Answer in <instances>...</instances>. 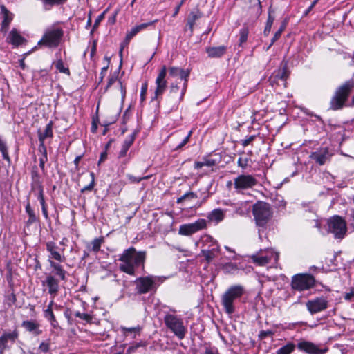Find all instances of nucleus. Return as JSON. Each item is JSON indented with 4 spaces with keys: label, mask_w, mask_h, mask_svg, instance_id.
<instances>
[{
    "label": "nucleus",
    "mask_w": 354,
    "mask_h": 354,
    "mask_svg": "<svg viewBox=\"0 0 354 354\" xmlns=\"http://www.w3.org/2000/svg\"><path fill=\"white\" fill-rule=\"evenodd\" d=\"M248 299V292L242 285H233L230 286L222 295L221 303L225 310H236L239 308H248L252 310H263V304L260 296H256L254 302L246 305Z\"/></svg>",
    "instance_id": "nucleus-1"
},
{
    "label": "nucleus",
    "mask_w": 354,
    "mask_h": 354,
    "mask_svg": "<svg viewBox=\"0 0 354 354\" xmlns=\"http://www.w3.org/2000/svg\"><path fill=\"white\" fill-rule=\"evenodd\" d=\"M169 73V75L172 77H180L183 80V87L181 88L180 95L179 100L182 101L184 98V95L186 93L188 83V78L190 74L189 70H185L179 67L171 66L168 69L166 66H162L160 70L158 76L156 80V88L154 92V96L152 97V100H156L160 96H161L165 91L167 87V81L166 80L167 73Z\"/></svg>",
    "instance_id": "nucleus-2"
},
{
    "label": "nucleus",
    "mask_w": 354,
    "mask_h": 354,
    "mask_svg": "<svg viewBox=\"0 0 354 354\" xmlns=\"http://www.w3.org/2000/svg\"><path fill=\"white\" fill-rule=\"evenodd\" d=\"M145 257V252H136L133 247L125 250L119 258V261L122 262L120 265V270L130 275H134L135 267L142 266Z\"/></svg>",
    "instance_id": "nucleus-3"
},
{
    "label": "nucleus",
    "mask_w": 354,
    "mask_h": 354,
    "mask_svg": "<svg viewBox=\"0 0 354 354\" xmlns=\"http://www.w3.org/2000/svg\"><path fill=\"white\" fill-rule=\"evenodd\" d=\"M252 213L256 225L259 227V237L262 239L261 232L266 229L267 224L272 217L270 205L265 202H259L253 205Z\"/></svg>",
    "instance_id": "nucleus-4"
},
{
    "label": "nucleus",
    "mask_w": 354,
    "mask_h": 354,
    "mask_svg": "<svg viewBox=\"0 0 354 354\" xmlns=\"http://www.w3.org/2000/svg\"><path fill=\"white\" fill-rule=\"evenodd\" d=\"M353 88L354 80L353 79L345 82L343 84L339 86L330 100V109L333 110L342 109Z\"/></svg>",
    "instance_id": "nucleus-5"
},
{
    "label": "nucleus",
    "mask_w": 354,
    "mask_h": 354,
    "mask_svg": "<svg viewBox=\"0 0 354 354\" xmlns=\"http://www.w3.org/2000/svg\"><path fill=\"white\" fill-rule=\"evenodd\" d=\"M165 277L148 275L140 277L135 281L136 289L139 294L155 292L158 287L164 281Z\"/></svg>",
    "instance_id": "nucleus-6"
},
{
    "label": "nucleus",
    "mask_w": 354,
    "mask_h": 354,
    "mask_svg": "<svg viewBox=\"0 0 354 354\" xmlns=\"http://www.w3.org/2000/svg\"><path fill=\"white\" fill-rule=\"evenodd\" d=\"M64 36V30L61 28H50L44 33L38 41V45H44L48 48H55L59 46Z\"/></svg>",
    "instance_id": "nucleus-7"
},
{
    "label": "nucleus",
    "mask_w": 354,
    "mask_h": 354,
    "mask_svg": "<svg viewBox=\"0 0 354 354\" xmlns=\"http://www.w3.org/2000/svg\"><path fill=\"white\" fill-rule=\"evenodd\" d=\"M166 326L171 330L179 339H183L186 334L187 329L184 326L183 320L176 315L167 314L164 318Z\"/></svg>",
    "instance_id": "nucleus-8"
},
{
    "label": "nucleus",
    "mask_w": 354,
    "mask_h": 354,
    "mask_svg": "<svg viewBox=\"0 0 354 354\" xmlns=\"http://www.w3.org/2000/svg\"><path fill=\"white\" fill-rule=\"evenodd\" d=\"M328 231L334 234L335 239H342L346 233V223L339 216H333L328 221Z\"/></svg>",
    "instance_id": "nucleus-9"
},
{
    "label": "nucleus",
    "mask_w": 354,
    "mask_h": 354,
    "mask_svg": "<svg viewBox=\"0 0 354 354\" xmlns=\"http://www.w3.org/2000/svg\"><path fill=\"white\" fill-rule=\"evenodd\" d=\"M315 278L309 274H297L292 277L291 286L292 289L301 291L308 290L315 284Z\"/></svg>",
    "instance_id": "nucleus-10"
},
{
    "label": "nucleus",
    "mask_w": 354,
    "mask_h": 354,
    "mask_svg": "<svg viewBox=\"0 0 354 354\" xmlns=\"http://www.w3.org/2000/svg\"><path fill=\"white\" fill-rule=\"evenodd\" d=\"M257 180L254 176L250 174H241L234 179V189L238 193L243 192V190L249 189L257 185Z\"/></svg>",
    "instance_id": "nucleus-11"
},
{
    "label": "nucleus",
    "mask_w": 354,
    "mask_h": 354,
    "mask_svg": "<svg viewBox=\"0 0 354 354\" xmlns=\"http://www.w3.org/2000/svg\"><path fill=\"white\" fill-rule=\"evenodd\" d=\"M206 226V220L200 218L194 223L181 225L179 227V234L184 236H190L205 228Z\"/></svg>",
    "instance_id": "nucleus-12"
},
{
    "label": "nucleus",
    "mask_w": 354,
    "mask_h": 354,
    "mask_svg": "<svg viewBox=\"0 0 354 354\" xmlns=\"http://www.w3.org/2000/svg\"><path fill=\"white\" fill-rule=\"evenodd\" d=\"M299 351H304L308 354H325L328 351L326 346L319 347V346L308 341H301L297 344Z\"/></svg>",
    "instance_id": "nucleus-13"
},
{
    "label": "nucleus",
    "mask_w": 354,
    "mask_h": 354,
    "mask_svg": "<svg viewBox=\"0 0 354 354\" xmlns=\"http://www.w3.org/2000/svg\"><path fill=\"white\" fill-rule=\"evenodd\" d=\"M332 153L327 147L313 152L310 158L319 165H323L330 160Z\"/></svg>",
    "instance_id": "nucleus-14"
},
{
    "label": "nucleus",
    "mask_w": 354,
    "mask_h": 354,
    "mask_svg": "<svg viewBox=\"0 0 354 354\" xmlns=\"http://www.w3.org/2000/svg\"><path fill=\"white\" fill-rule=\"evenodd\" d=\"M50 80V75L48 70L41 69L33 71L32 81L37 86H44L48 84Z\"/></svg>",
    "instance_id": "nucleus-15"
},
{
    "label": "nucleus",
    "mask_w": 354,
    "mask_h": 354,
    "mask_svg": "<svg viewBox=\"0 0 354 354\" xmlns=\"http://www.w3.org/2000/svg\"><path fill=\"white\" fill-rule=\"evenodd\" d=\"M288 76V62L282 61L280 67L275 70L269 78L271 84H273L277 80L286 81Z\"/></svg>",
    "instance_id": "nucleus-16"
},
{
    "label": "nucleus",
    "mask_w": 354,
    "mask_h": 354,
    "mask_svg": "<svg viewBox=\"0 0 354 354\" xmlns=\"http://www.w3.org/2000/svg\"><path fill=\"white\" fill-rule=\"evenodd\" d=\"M0 10L1 18L2 19L1 32L6 33L13 19L14 15L10 12L4 5L0 6Z\"/></svg>",
    "instance_id": "nucleus-17"
},
{
    "label": "nucleus",
    "mask_w": 354,
    "mask_h": 354,
    "mask_svg": "<svg viewBox=\"0 0 354 354\" xmlns=\"http://www.w3.org/2000/svg\"><path fill=\"white\" fill-rule=\"evenodd\" d=\"M6 41L15 47H18L26 42V39L22 37L15 28L9 32Z\"/></svg>",
    "instance_id": "nucleus-18"
},
{
    "label": "nucleus",
    "mask_w": 354,
    "mask_h": 354,
    "mask_svg": "<svg viewBox=\"0 0 354 354\" xmlns=\"http://www.w3.org/2000/svg\"><path fill=\"white\" fill-rule=\"evenodd\" d=\"M46 250L50 253L49 258L57 260L59 262L64 261V257L57 251L58 246L53 241H48L46 243Z\"/></svg>",
    "instance_id": "nucleus-19"
},
{
    "label": "nucleus",
    "mask_w": 354,
    "mask_h": 354,
    "mask_svg": "<svg viewBox=\"0 0 354 354\" xmlns=\"http://www.w3.org/2000/svg\"><path fill=\"white\" fill-rule=\"evenodd\" d=\"M43 286L48 288V292L50 295H55L58 292L59 282L52 275L46 277V280L43 281Z\"/></svg>",
    "instance_id": "nucleus-20"
},
{
    "label": "nucleus",
    "mask_w": 354,
    "mask_h": 354,
    "mask_svg": "<svg viewBox=\"0 0 354 354\" xmlns=\"http://www.w3.org/2000/svg\"><path fill=\"white\" fill-rule=\"evenodd\" d=\"M227 48L225 46L216 47H207L205 51L210 58H220L226 53Z\"/></svg>",
    "instance_id": "nucleus-21"
},
{
    "label": "nucleus",
    "mask_w": 354,
    "mask_h": 354,
    "mask_svg": "<svg viewBox=\"0 0 354 354\" xmlns=\"http://www.w3.org/2000/svg\"><path fill=\"white\" fill-rule=\"evenodd\" d=\"M307 305L308 310H325L328 308V302L324 297L309 301Z\"/></svg>",
    "instance_id": "nucleus-22"
},
{
    "label": "nucleus",
    "mask_w": 354,
    "mask_h": 354,
    "mask_svg": "<svg viewBox=\"0 0 354 354\" xmlns=\"http://www.w3.org/2000/svg\"><path fill=\"white\" fill-rule=\"evenodd\" d=\"M22 326L28 332L32 333L35 335H38L41 333L39 329V324L33 320H26L22 322Z\"/></svg>",
    "instance_id": "nucleus-23"
},
{
    "label": "nucleus",
    "mask_w": 354,
    "mask_h": 354,
    "mask_svg": "<svg viewBox=\"0 0 354 354\" xmlns=\"http://www.w3.org/2000/svg\"><path fill=\"white\" fill-rule=\"evenodd\" d=\"M202 249L201 250H211L213 248H217V251H220L218 242L214 240L211 236L205 235L201 238Z\"/></svg>",
    "instance_id": "nucleus-24"
},
{
    "label": "nucleus",
    "mask_w": 354,
    "mask_h": 354,
    "mask_svg": "<svg viewBox=\"0 0 354 354\" xmlns=\"http://www.w3.org/2000/svg\"><path fill=\"white\" fill-rule=\"evenodd\" d=\"M202 16V12L198 9H196V10H193L189 13L187 18V26L189 27L191 34H192L193 32L194 26L195 24L196 21L201 18Z\"/></svg>",
    "instance_id": "nucleus-25"
},
{
    "label": "nucleus",
    "mask_w": 354,
    "mask_h": 354,
    "mask_svg": "<svg viewBox=\"0 0 354 354\" xmlns=\"http://www.w3.org/2000/svg\"><path fill=\"white\" fill-rule=\"evenodd\" d=\"M225 217V212L221 209H215L209 213L207 218L210 221H214L216 223L222 221Z\"/></svg>",
    "instance_id": "nucleus-26"
},
{
    "label": "nucleus",
    "mask_w": 354,
    "mask_h": 354,
    "mask_svg": "<svg viewBox=\"0 0 354 354\" xmlns=\"http://www.w3.org/2000/svg\"><path fill=\"white\" fill-rule=\"evenodd\" d=\"M252 261L259 266H266L269 263L268 257L265 255L263 251H261L251 256Z\"/></svg>",
    "instance_id": "nucleus-27"
},
{
    "label": "nucleus",
    "mask_w": 354,
    "mask_h": 354,
    "mask_svg": "<svg viewBox=\"0 0 354 354\" xmlns=\"http://www.w3.org/2000/svg\"><path fill=\"white\" fill-rule=\"evenodd\" d=\"M250 4V8L255 18H258L262 13V6L260 0H248Z\"/></svg>",
    "instance_id": "nucleus-28"
},
{
    "label": "nucleus",
    "mask_w": 354,
    "mask_h": 354,
    "mask_svg": "<svg viewBox=\"0 0 354 354\" xmlns=\"http://www.w3.org/2000/svg\"><path fill=\"white\" fill-rule=\"evenodd\" d=\"M31 178H32V189L34 186L37 187V189L44 188L42 183L40 180V176L36 167H33L31 171Z\"/></svg>",
    "instance_id": "nucleus-29"
},
{
    "label": "nucleus",
    "mask_w": 354,
    "mask_h": 354,
    "mask_svg": "<svg viewBox=\"0 0 354 354\" xmlns=\"http://www.w3.org/2000/svg\"><path fill=\"white\" fill-rule=\"evenodd\" d=\"M37 199L39 201L41 206V211L44 218L48 219V213L47 210V205L44 199V188L38 189Z\"/></svg>",
    "instance_id": "nucleus-30"
},
{
    "label": "nucleus",
    "mask_w": 354,
    "mask_h": 354,
    "mask_svg": "<svg viewBox=\"0 0 354 354\" xmlns=\"http://www.w3.org/2000/svg\"><path fill=\"white\" fill-rule=\"evenodd\" d=\"M53 122L50 121L46 126L44 131L40 132L39 131V140H45L47 138H52L53 136Z\"/></svg>",
    "instance_id": "nucleus-31"
},
{
    "label": "nucleus",
    "mask_w": 354,
    "mask_h": 354,
    "mask_svg": "<svg viewBox=\"0 0 354 354\" xmlns=\"http://www.w3.org/2000/svg\"><path fill=\"white\" fill-rule=\"evenodd\" d=\"M72 312L73 311H65L66 317L74 315L76 317L80 318V319L86 321V322H90L92 319V315L89 313H86L85 311H73L74 314H73Z\"/></svg>",
    "instance_id": "nucleus-32"
},
{
    "label": "nucleus",
    "mask_w": 354,
    "mask_h": 354,
    "mask_svg": "<svg viewBox=\"0 0 354 354\" xmlns=\"http://www.w3.org/2000/svg\"><path fill=\"white\" fill-rule=\"evenodd\" d=\"M219 253L217 251V248H213L210 250H201V254L204 257L207 262H211Z\"/></svg>",
    "instance_id": "nucleus-33"
},
{
    "label": "nucleus",
    "mask_w": 354,
    "mask_h": 354,
    "mask_svg": "<svg viewBox=\"0 0 354 354\" xmlns=\"http://www.w3.org/2000/svg\"><path fill=\"white\" fill-rule=\"evenodd\" d=\"M50 267L53 268L55 274L62 280L66 279V271L62 268V266L53 261H49Z\"/></svg>",
    "instance_id": "nucleus-34"
},
{
    "label": "nucleus",
    "mask_w": 354,
    "mask_h": 354,
    "mask_svg": "<svg viewBox=\"0 0 354 354\" xmlns=\"http://www.w3.org/2000/svg\"><path fill=\"white\" fill-rule=\"evenodd\" d=\"M25 211L26 214L28 215V219L26 222L27 225H30L32 223H35L37 221V218L33 211V209L31 208L30 204L29 202L26 204L25 207Z\"/></svg>",
    "instance_id": "nucleus-35"
},
{
    "label": "nucleus",
    "mask_w": 354,
    "mask_h": 354,
    "mask_svg": "<svg viewBox=\"0 0 354 354\" xmlns=\"http://www.w3.org/2000/svg\"><path fill=\"white\" fill-rule=\"evenodd\" d=\"M249 34V28L247 24H244L239 30V46L246 42Z\"/></svg>",
    "instance_id": "nucleus-36"
},
{
    "label": "nucleus",
    "mask_w": 354,
    "mask_h": 354,
    "mask_svg": "<svg viewBox=\"0 0 354 354\" xmlns=\"http://www.w3.org/2000/svg\"><path fill=\"white\" fill-rule=\"evenodd\" d=\"M1 337L4 340L7 345L8 342L13 343L15 342L18 337V333L16 330L11 333H5L2 336H1Z\"/></svg>",
    "instance_id": "nucleus-37"
},
{
    "label": "nucleus",
    "mask_w": 354,
    "mask_h": 354,
    "mask_svg": "<svg viewBox=\"0 0 354 354\" xmlns=\"http://www.w3.org/2000/svg\"><path fill=\"white\" fill-rule=\"evenodd\" d=\"M0 151L2 153L3 158L8 163L10 162V158L8 154L6 142L0 138Z\"/></svg>",
    "instance_id": "nucleus-38"
},
{
    "label": "nucleus",
    "mask_w": 354,
    "mask_h": 354,
    "mask_svg": "<svg viewBox=\"0 0 354 354\" xmlns=\"http://www.w3.org/2000/svg\"><path fill=\"white\" fill-rule=\"evenodd\" d=\"M246 203L241 202L233 205L234 212L239 215H244L245 213Z\"/></svg>",
    "instance_id": "nucleus-39"
},
{
    "label": "nucleus",
    "mask_w": 354,
    "mask_h": 354,
    "mask_svg": "<svg viewBox=\"0 0 354 354\" xmlns=\"http://www.w3.org/2000/svg\"><path fill=\"white\" fill-rule=\"evenodd\" d=\"M192 131H190L188 134L183 138V139L176 145L173 146V151H177L182 149L189 140Z\"/></svg>",
    "instance_id": "nucleus-40"
},
{
    "label": "nucleus",
    "mask_w": 354,
    "mask_h": 354,
    "mask_svg": "<svg viewBox=\"0 0 354 354\" xmlns=\"http://www.w3.org/2000/svg\"><path fill=\"white\" fill-rule=\"evenodd\" d=\"M295 348V346L292 344H288L281 348H280L276 354H290Z\"/></svg>",
    "instance_id": "nucleus-41"
},
{
    "label": "nucleus",
    "mask_w": 354,
    "mask_h": 354,
    "mask_svg": "<svg viewBox=\"0 0 354 354\" xmlns=\"http://www.w3.org/2000/svg\"><path fill=\"white\" fill-rule=\"evenodd\" d=\"M266 256L268 257V262L271 263L272 261L276 263L278 261L279 254L274 252L272 249L263 251Z\"/></svg>",
    "instance_id": "nucleus-42"
},
{
    "label": "nucleus",
    "mask_w": 354,
    "mask_h": 354,
    "mask_svg": "<svg viewBox=\"0 0 354 354\" xmlns=\"http://www.w3.org/2000/svg\"><path fill=\"white\" fill-rule=\"evenodd\" d=\"M198 197L197 194L193 192H189L177 198L176 203H181L186 199H194Z\"/></svg>",
    "instance_id": "nucleus-43"
},
{
    "label": "nucleus",
    "mask_w": 354,
    "mask_h": 354,
    "mask_svg": "<svg viewBox=\"0 0 354 354\" xmlns=\"http://www.w3.org/2000/svg\"><path fill=\"white\" fill-rule=\"evenodd\" d=\"M274 21V17L271 16L270 11H269V15H268V19L266 21V24L265 26V29L263 31V33L266 36H268V34L270 33Z\"/></svg>",
    "instance_id": "nucleus-44"
},
{
    "label": "nucleus",
    "mask_w": 354,
    "mask_h": 354,
    "mask_svg": "<svg viewBox=\"0 0 354 354\" xmlns=\"http://www.w3.org/2000/svg\"><path fill=\"white\" fill-rule=\"evenodd\" d=\"M136 136V132H133L131 135L128 136L124 140L122 146L129 149L135 140Z\"/></svg>",
    "instance_id": "nucleus-45"
},
{
    "label": "nucleus",
    "mask_w": 354,
    "mask_h": 354,
    "mask_svg": "<svg viewBox=\"0 0 354 354\" xmlns=\"http://www.w3.org/2000/svg\"><path fill=\"white\" fill-rule=\"evenodd\" d=\"M55 68L57 70H58L60 73H65L66 75H70V71L68 67H65L64 65V62L62 59H59L55 63Z\"/></svg>",
    "instance_id": "nucleus-46"
},
{
    "label": "nucleus",
    "mask_w": 354,
    "mask_h": 354,
    "mask_svg": "<svg viewBox=\"0 0 354 354\" xmlns=\"http://www.w3.org/2000/svg\"><path fill=\"white\" fill-rule=\"evenodd\" d=\"M103 242V239L102 238H100V239H95L94 240H93V241L91 242V251H93L95 252H97L100 248H101V245Z\"/></svg>",
    "instance_id": "nucleus-47"
},
{
    "label": "nucleus",
    "mask_w": 354,
    "mask_h": 354,
    "mask_svg": "<svg viewBox=\"0 0 354 354\" xmlns=\"http://www.w3.org/2000/svg\"><path fill=\"white\" fill-rule=\"evenodd\" d=\"M286 23H285V22H283V23L281 25L280 28H279V30L275 32V34H274V37H272V40H271V42H270V46H272V45L274 44V42H275L276 41H277V40L280 38L281 33L284 31V30H285V28H286Z\"/></svg>",
    "instance_id": "nucleus-48"
},
{
    "label": "nucleus",
    "mask_w": 354,
    "mask_h": 354,
    "mask_svg": "<svg viewBox=\"0 0 354 354\" xmlns=\"http://www.w3.org/2000/svg\"><path fill=\"white\" fill-rule=\"evenodd\" d=\"M138 33L136 27L132 28L129 31L127 32L126 37L124 41V45H127L131 39Z\"/></svg>",
    "instance_id": "nucleus-49"
},
{
    "label": "nucleus",
    "mask_w": 354,
    "mask_h": 354,
    "mask_svg": "<svg viewBox=\"0 0 354 354\" xmlns=\"http://www.w3.org/2000/svg\"><path fill=\"white\" fill-rule=\"evenodd\" d=\"M90 176L91 177V183L86 185V186H84L83 188L81 189V192L82 193H84L87 191H91L93 190V187H94V185H95V174L94 173L91 172L90 174Z\"/></svg>",
    "instance_id": "nucleus-50"
},
{
    "label": "nucleus",
    "mask_w": 354,
    "mask_h": 354,
    "mask_svg": "<svg viewBox=\"0 0 354 354\" xmlns=\"http://www.w3.org/2000/svg\"><path fill=\"white\" fill-rule=\"evenodd\" d=\"M45 317L50 322L51 325L54 328H57L58 326V322L55 319L53 311H46Z\"/></svg>",
    "instance_id": "nucleus-51"
},
{
    "label": "nucleus",
    "mask_w": 354,
    "mask_h": 354,
    "mask_svg": "<svg viewBox=\"0 0 354 354\" xmlns=\"http://www.w3.org/2000/svg\"><path fill=\"white\" fill-rule=\"evenodd\" d=\"M127 177L131 183H138L142 180L149 179L150 176H143V177H136L133 175L127 174Z\"/></svg>",
    "instance_id": "nucleus-52"
},
{
    "label": "nucleus",
    "mask_w": 354,
    "mask_h": 354,
    "mask_svg": "<svg viewBox=\"0 0 354 354\" xmlns=\"http://www.w3.org/2000/svg\"><path fill=\"white\" fill-rule=\"evenodd\" d=\"M148 84L147 82H145L142 84L140 91V101L141 102L145 100V96L147 92Z\"/></svg>",
    "instance_id": "nucleus-53"
},
{
    "label": "nucleus",
    "mask_w": 354,
    "mask_h": 354,
    "mask_svg": "<svg viewBox=\"0 0 354 354\" xmlns=\"http://www.w3.org/2000/svg\"><path fill=\"white\" fill-rule=\"evenodd\" d=\"M248 162H249V159L248 158H243L240 157L238 159L237 164H238L239 167H241L243 169H245L248 167Z\"/></svg>",
    "instance_id": "nucleus-54"
},
{
    "label": "nucleus",
    "mask_w": 354,
    "mask_h": 354,
    "mask_svg": "<svg viewBox=\"0 0 354 354\" xmlns=\"http://www.w3.org/2000/svg\"><path fill=\"white\" fill-rule=\"evenodd\" d=\"M118 80V73L115 72L114 74L111 75L109 77V81L107 83V85L105 88V91H106L109 87L112 86V84L115 82V81Z\"/></svg>",
    "instance_id": "nucleus-55"
},
{
    "label": "nucleus",
    "mask_w": 354,
    "mask_h": 354,
    "mask_svg": "<svg viewBox=\"0 0 354 354\" xmlns=\"http://www.w3.org/2000/svg\"><path fill=\"white\" fill-rule=\"evenodd\" d=\"M140 326L131 327V328L121 326V330L124 334L136 333V332H138L140 330Z\"/></svg>",
    "instance_id": "nucleus-56"
},
{
    "label": "nucleus",
    "mask_w": 354,
    "mask_h": 354,
    "mask_svg": "<svg viewBox=\"0 0 354 354\" xmlns=\"http://www.w3.org/2000/svg\"><path fill=\"white\" fill-rule=\"evenodd\" d=\"M155 22H156V21L147 22V23H143V24L137 25L135 27H136V30H138V32H140V31L145 30L147 27L153 25Z\"/></svg>",
    "instance_id": "nucleus-57"
},
{
    "label": "nucleus",
    "mask_w": 354,
    "mask_h": 354,
    "mask_svg": "<svg viewBox=\"0 0 354 354\" xmlns=\"http://www.w3.org/2000/svg\"><path fill=\"white\" fill-rule=\"evenodd\" d=\"M38 150L42 153V156H47V149L44 140H39Z\"/></svg>",
    "instance_id": "nucleus-58"
},
{
    "label": "nucleus",
    "mask_w": 354,
    "mask_h": 354,
    "mask_svg": "<svg viewBox=\"0 0 354 354\" xmlns=\"http://www.w3.org/2000/svg\"><path fill=\"white\" fill-rule=\"evenodd\" d=\"M255 138H256V136H250L246 139L242 140L241 141V145H243V147H245L246 146L250 145L255 139Z\"/></svg>",
    "instance_id": "nucleus-59"
},
{
    "label": "nucleus",
    "mask_w": 354,
    "mask_h": 354,
    "mask_svg": "<svg viewBox=\"0 0 354 354\" xmlns=\"http://www.w3.org/2000/svg\"><path fill=\"white\" fill-rule=\"evenodd\" d=\"M106 12V10L104 11L102 14H100L99 16H97V17L95 19V23L93 25V29L96 28L99 26L100 23L103 20Z\"/></svg>",
    "instance_id": "nucleus-60"
},
{
    "label": "nucleus",
    "mask_w": 354,
    "mask_h": 354,
    "mask_svg": "<svg viewBox=\"0 0 354 354\" xmlns=\"http://www.w3.org/2000/svg\"><path fill=\"white\" fill-rule=\"evenodd\" d=\"M203 162H204V166H207V167H212V166L216 165V161L215 160L210 159V158H204Z\"/></svg>",
    "instance_id": "nucleus-61"
},
{
    "label": "nucleus",
    "mask_w": 354,
    "mask_h": 354,
    "mask_svg": "<svg viewBox=\"0 0 354 354\" xmlns=\"http://www.w3.org/2000/svg\"><path fill=\"white\" fill-rule=\"evenodd\" d=\"M108 68H109V65L106 66H104L102 69H101V72H100V80H99V84L101 83L106 74V72H107V70H108Z\"/></svg>",
    "instance_id": "nucleus-62"
},
{
    "label": "nucleus",
    "mask_w": 354,
    "mask_h": 354,
    "mask_svg": "<svg viewBox=\"0 0 354 354\" xmlns=\"http://www.w3.org/2000/svg\"><path fill=\"white\" fill-rule=\"evenodd\" d=\"M48 160V156H41L39 158V167L41 169L44 171H45V163Z\"/></svg>",
    "instance_id": "nucleus-63"
},
{
    "label": "nucleus",
    "mask_w": 354,
    "mask_h": 354,
    "mask_svg": "<svg viewBox=\"0 0 354 354\" xmlns=\"http://www.w3.org/2000/svg\"><path fill=\"white\" fill-rule=\"evenodd\" d=\"M319 0H314L310 6L305 10L304 12V16H307L310 12L313 10V8L315 7V6Z\"/></svg>",
    "instance_id": "nucleus-64"
}]
</instances>
